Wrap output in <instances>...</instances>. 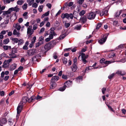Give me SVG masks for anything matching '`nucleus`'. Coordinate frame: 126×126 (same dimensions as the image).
Here are the masks:
<instances>
[{
    "instance_id": "1",
    "label": "nucleus",
    "mask_w": 126,
    "mask_h": 126,
    "mask_svg": "<svg viewBox=\"0 0 126 126\" xmlns=\"http://www.w3.org/2000/svg\"><path fill=\"white\" fill-rule=\"evenodd\" d=\"M72 81L69 80L66 82L64 83V86L60 88L59 90L61 91H63L65 89L66 87H68L71 85Z\"/></svg>"
},
{
    "instance_id": "2",
    "label": "nucleus",
    "mask_w": 126,
    "mask_h": 126,
    "mask_svg": "<svg viewBox=\"0 0 126 126\" xmlns=\"http://www.w3.org/2000/svg\"><path fill=\"white\" fill-rule=\"evenodd\" d=\"M96 16V14L92 11L89 12L87 14V18L89 20L94 19Z\"/></svg>"
},
{
    "instance_id": "3",
    "label": "nucleus",
    "mask_w": 126,
    "mask_h": 126,
    "mask_svg": "<svg viewBox=\"0 0 126 126\" xmlns=\"http://www.w3.org/2000/svg\"><path fill=\"white\" fill-rule=\"evenodd\" d=\"M16 52V49L15 48H13L11 52L9 54L10 58H16V56L15 54Z\"/></svg>"
},
{
    "instance_id": "4",
    "label": "nucleus",
    "mask_w": 126,
    "mask_h": 126,
    "mask_svg": "<svg viewBox=\"0 0 126 126\" xmlns=\"http://www.w3.org/2000/svg\"><path fill=\"white\" fill-rule=\"evenodd\" d=\"M23 106L22 101H21L19 104L17 108V116L19 115V114L21 111L22 108Z\"/></svg>"
},
{
    "instance_id": "5",
    "label": "nucleus",
    "mask_w": 126,
    "mask_h": 126,
    "mask_svg": "<svg viewBox=\"0 0 126 126\" xmlns=\"http://www.w3.org/2000/svg\"><path fill=\"white\" fill-rule=\"evenodd\" d=\"M108 37V35H106L105 36H103V38L100 39L98 41L99 43L101 45H102L104 43L106 42Z\"/></svg>"
},
{
    "instance_id": "6",
    "label": "nucleus",
    "mask_w": 126,
    "mask_h": 126,
    "mask_svg": "<svg viewBox=\"0 0 126 126\" xmlns=\"http://www.w3.org/2000/svg\"><path fill=\"white\" fill-rule=\"evenodd\" d=\"M36 52V50L35 49H31L28 50L27 53L29 56H32Z\"/></svg>"
},
{
    "instance_id": "7",
    "label": "nucleus",
    "mask_w": 126,
    "mask_h": 126,
    "mask_svg": "<svg viewBox=\"0 0 126 126\" xmlns=\"http://www.w3.org/2000/svg\"><path fill=\"white\" fill-rule=\"evenodd\" d=\"M52 45L51 44L49 43L46 44L44 47L45 49L47 51L50 49L52 47Z\"/></svg>"
},
{
    "instance_id": "8",
    "label": "nucleus",
    "mask_w": 126,
    "mask_h": 126,
    "mask_svg": "<svg viewBox=\"0 0 126 126\" xmlns=\"http://www.w3.org/2000/svg\"><path fill=\"white\" fill-rule=\"evenodd\" d=\"M13 27L14 28L16 29L18 31L21 28L20 25L18 23L14 24Z\"/></svg>"
},
{
    "instance_id": "9",
    "label": "nucleus",
    "mask_w": 126,
    "mask_h": 126,
    "mask_svg": "<svg viewBox=\"0 0 126 126\" xmlns=\"http://www.w3.org/2000/svg\"><path fill=\"white\" fill-rule=\"evenodd\" d=\"M87 19L86 17L85 16L81 17L80 19V21L83 23H84L87 21Z\"/></svg>"
},
{
    "instance_id": "10",
    "label": "nucleus",
    "mask_w": 126,
    "mask_h": 126,
    "mask_svg": "<svg viewBox=\"0 0 126 126\" xmlns=\"http://www.w3.org/2000/svg\"><path fill=\"white\" fill-rule=\"evenodd\" d=\"M125 72L124 71H122L120 70H118L116 73V74L121 75L123 76L125 74Z\"/></svg>"
},
{
    "instance_id": "11",
    "label": "nucleus",
    "mask_w": 126,
    "mask_h": 126,
    "mask_svg": "<svg viewBox=\"0 0 126 126\" xmlns=\"http://www.w3.org/2000/svg\"><path fill=\"white\" fill-rule=\"evenodd\" d=\"M59 79V78L57 76H54L52 78L51 81L55 82L57 81Z\"/></svg>"
},
{
    "instance_id": "12",
    "label": "nucleus",
    "mask_w": 126,
    "mask_h": 126,
    "mask_svg": "<svg viewBox=\"0 0 126 126\" xmlns=\"http://www.w3.org/2000/svg\"><path fill=\"white\" fill-rule=\"evenodd\" d=\"M66 18L69 19V18L72 19L73 18V14L71 13L69 14L68 13H66Z\"/></svg>"
},
{
    "instance_id": "13",
    "label": "nucleus",
    "mask_w": 126,
    "mask_h": 126,
    "mask_svg": "<svg viewBox=\"0 0 126 126\" xmlns=\"http://www.w3.org/2000/svg\"><path fill=\"white\" fill-rule=\"evenodd\" d=\"M50 84V89H51L54 88L56 86V83L55 82L51 81Z\"/></svg>"
},
{
    "instance_id": "14",
    "label": "nucleus",
    "mask_w": 126,
    "mask_h": 126,
    "mask_svg": "<svg viewBox=\"0 0 126 126\" xmlns=\"http://www.w3.org/2000/svg\"><path fill=\"white\" fill-rule=\"evenodd\" d=\"M13 34L14 35H16L17 37H19L20 36V34L19 32H17L16 30L15 29L14 30Z\"/></svg>"
},
{
    "instance_id": "15",
    "label": "nucleus",
    "mask_w": 126,
    "mask_h": 126,
    "mask_svg": "<svg viewBox=\"0 0 126 126\" xmlns=\"http://www.w3.org/2000/svg\"><path fill=\"white\" fill-rule=\"evenodd\" d=\"M54 28H51L50 29V32L49 34L52 35L54 36H55L56 35V33L54 31Z\"/></svg>"
},
{
    "instance_id": "16",
    "label": "nucleus",
    "mask_w": 126,
    "mask_h": 126,
    "mask_svg": "<svg viewBox=\"0 0 126 126\" xmlns=\"http://www.w3.org/2000/svg\"><path fill=\"white\" fill-rule=\"evenodd\" d=\"M108 13V11L105 10H103L100 12V15L101 16L104 15H106Z\"/></svg>"
},
{
    "instance_id": "17",
    "label": "nucleus",
    "mask_w": 126,
    "mask_h": 126,
    "mask_svg": "<svg viewBox=\"0 0 126 126\" xmlns=\"http://www.w3.org/2000/svg\"><path fill=\"white\" fill-rule=\"evenodd\" d=\"M72 71L74 72H75L78 69V67L76 64H74L71 67Z\"/></svg>"
},
{
    "instance_id": "18",
    "label": "nucleus",
    "mask_w": 126,
    "mask_h": 126,
    "mask_svg": "<svg viewBox=\"0 0 126 126\" xmlns=\"http://www.w3.org/2000/svg\"><path fill=\"white\" fill-rule=\"evenodd\" d=\"M122 11V10H121L119 12H117L116 13H115L114 17H115L117 18L120 15V14L121 13Z\"/></svg>"
},
{
    "instance_id": "19",
    "label": "nucleus",
    "mask_w": 126,
    "mask_h": 126,
    "mask_svg": "<svg viewBox=\"0 0 126 126\" xmlns=\"http://www.w3.org/2000/svg\"><path fill=\"white\" fill-rule=\"evenodd\" d=\"M16 67V64L15 63H14L11 65L10 68V70H13L15 69Z\"/></svg>"
},
{
    "instance_id": "20",
    "label": "nucleus",
    "mask_w": 126,
    "mask_h": 126,
    "mask_svg": "<svg viewBox=\"0 0 126 126\" xmlns=\"http://www.w3.org/2000/svg\"><path fill=\"white\" fill-rule=\"evenodd\" d=\"M7 120L5 118H3L0 119V123L2 124H4L6 123Z\"/></svg>"
},
{
    "instance_id": "21",
    "label": "nucleus",
    "mask_w": 126,
    "mask_h": 126,
    "mask_svg": "<svg viewBox=\"0 0 126 126\" xmlns=\"http://www.w3.org/2000/svg\"><path fill=\"white\" fill-rule=\"evenodd\" d=\"M34 31L32 29H27V33L30 35H32Z\"/></svg>"
},
{
    "instance_id": "22",
    "label": "nucleus",
    "mask_w": 126,
    "mask_h": 126,
    "mask_svg": "<svg viewBox=\"0 0 126 126\" xmlns=\"http://www.w3.org/2000/svg\"><path fill=\"white\" fill-rule=\"evenodd\" d=\"M18 42V46L23 44L24 43V41L23 39H19Z\"/></svg>"
},
{
    "instance_id": "23",
    "label": "nucleus",
    "mask_w": 126,
    "mask_h": 126,
    "mask_svg": "<svg viewBox=\"0 0 126 126\" xmlns=\"http://www.w3.org/2000/svg\"><path fill=\"white\" fill-rule=\"evenodd\" d=\"M9 64L7 62V61H6V60H5L3 63V68H6L8 66Z\"/></svg>"
},
{
    "instance_id": "24",
    "label": "nucleus",
    "mask_w": 126,
    "mask_h": 126,
    "mask_svg": "<svg viewBox=\"0 0 126 126\" xmlns=\"http://www.w3.org/2000/svg\"><path fill=\"white\" fill-rule=\"evenodd\" d=\"M82 76H80L78 77L76 79V81L77 82H79L80 81H82Z\"/></svg>"
},
{
    "instance_id": "25",
    "label": "nucleus",
    "mask_w": 126,
    "mask_h": 126,
    "mask_svg": "<svg viewBox=\"0 0 126 126\" xmlns=\"http://www.w3.org/2000/svg\"><path fill=\"white\" fill-rule=\"evenodd\" d=\"M81 26L80 25H77L75 26L74 29L77 30H79L81 29Z\"/></svg>"
},
{
    "instance_id": "26",
    "label": "nucleus",
    "mask_w": 126,
    "mask_h": 126,
    "mask_svg": "<svg viewBox=\"0 0 126 126\" xmlns=\"http://www.w3.org/2000/svg\"><path fill=\"white\" fill-rule=\"evenodd\" d=\"M24 3V1L23 0H18L17 2V3L18 5H22Z\"/></svg>"
},
{
    "instance_id": "27",
    "label": "nucleus",
    "mask_w": 126,
    "mask_h": 126,
    "mask_svg": "<svg viewBox=\"0 0 126 126\" xmlns=\"http://www.w3.org/2000/svg\"><path fill=\"white\" fill-rule=\"evenodd\" d=\"M3 48L4 50H8V49H11V46H3Z\"/></svg>"
},
{
    "instance_id": "28",
    "label": "nucleus",
    "mask_w": 126,
    "mask_h": 126,
    "mask_svg": "<svg viewBox=\"0 0 126 126\" xmlns=\"http://www.w3.org/2000/svg\"><path fill=\"white\" fill-rule=\"evenodd\" d=\"M43 44V42H39L37 43H36L35 45V47H37L40 46L41 45Z\"/></svg>"
},
{
    "instance_id": "29",
    "label": "nucleus",
    "mask_w": 126,
    "mask_h": 126,
    "mask_svg": "<svg viewBox=\"0 0 126 126\" xmlns=\"http://www.w3.org/2000/svg\"><path fill=\"white\" fill-rule=\"evenodd\" d=\"M62 60L63 63L65 64H66L67 62V60L66 58L63 57L62 58Z\"/></svg>"
},
{
    "instance_id": "30",
    "label": "nucleus",
    "mask_w": 126,
    "mask_h": 126,
    "mask_svg": "<svg viewBox=\"0 0 126 126\" xmlns=\"http://www.w3.org/2000/svg\"><path fill=\"white\" fill-rule=\"evenodd\" d=\"M14 11H15L16 12H18L20 10L19 8H18V6L17 5L15 7H14Z\"/></svg>"
},
{
    "instance_id": "31",
    "label": "nucleus",
    "mask_w": 126,
    "mask_h": 126,
    "mask_svg": "<svg viewBox=\"0 0 126 126\" xmlns=\"http://www.w3.org/2000/svg\"><path fill=\"white\" fill-rule=\"evenodd\" d=\"M49 13V11H48L45 13L43 14L42 16V18H43L45 16H48Z\"/></svg>"
},
{
    "instance_id": "32",
    "label": "nucleus",
    "mask_w": 126,
    "mask_h": 126,
    "mask_svg": "<svg viewBox=\"0 0 126 126\" xmlns=\"http://www.w3.org/2000/svg\"><path fill=\"white\" fill-rule=\"evenodd\" d=\"M12 40L14 43H18L19 39L17 38H13L12 39Z\"/></svg>"
},
{
    "instance_id": "33",
    "label": "nucleus",
    "mask_w": 126,
    "mask_h": 126,
    "mask_svg": "<svg viewBox=\"0 0 126 126\" xmlns=\"http://www.w3.org/2000/svg\"><path fill=\"white\" fill-rule=\"evenodd\" d=\"M11 12L10 11H9L8 10L6 11H3V15H8L10 14Z\"/></svg>"
},
{
    "instance_id": "34",
    "label": "nucleus",
    "mask_w": 126,
    "mask_h": 126,
    "mask_svg": "<svg viewBox=\"0 0 126 126\" xmlns=\"http://www.w3.org/2000/svg\"><path fill=\"white\" fill-rule=\"evenodd\" d=\"M44 37L42 36H41L39 38V42H43L44 43Z\"/></svg>"
},
{
    "instance_id": "35",
    "label": "nucleus",
    "mask_w": 126,
    "mask_h": 126,
    "mask_svg": "<svg viewBox=\"0 0 126 126\" xmlns=\"http://www.w3.org/2000/svg\"><path fill=\"white\" fill-rule=\"evenodd\" d=\"M27 7V4L26 3H25L22 6L23 9L24 10H26V9Z\"/></svg>"
},
{
    "instance_id": "36",
    "label": "nucleus",
    "mask_w": 126,
    "mask_h": 126,
    "mask_svg": "<svg viewBox=\"0 0 126 126\" xmlns=\"http://www.w3.org/2000/svg\"><path fill=\"white\" fill-rule=\"evenodd\" d=\"M86 13V11L84 10H82L79 13V15L80 16H83Z\"/></svg>"
},
{
    "instance_id": "37",
    "label": "nucleus",
    "mask_w": 126,
    "mask_h": 126,
    "mask_svg": "<svg viewBox=\"0 0 126 126\" xmlns=\"http://www.w3.org/2000/svg\"><path fill=\"white\" fill-rule=\"evenodd\" d=\"M28 101L27 97H23L22 98V102L23 103H25Z\"/></svg>"
},
{
    "instance_id": "38",
    "label": "nucleus",
    "mask_w": 126,
    "mask_h": 126,
    "mask_svg": "<svg viewBox=\"0 0 126 126\" xmlns=\"http://www.w3.org/2000/svg\"><path fill=\"white\" fill-rule=\"evenodd\" d=\"M111 63V62L109 61H106L104 62V63L105 64V67L107 66L108 64H110Z\"/></svg>"
},
{
    "instance_id": "39",
    "label": "nucleus",
    "mask_w": 126,
    "mask_h": 126,
    "mask_svg": "<svg viewBox=\"0 0 126 126\" xmlns=\"http://www.w3.org/2000/svg\"><path fill=\"white\" fill-rule=\"evenodd\" d=\"M9 42V39L8 38L4 39L3 41V43L4 44H7Z\"/></svg>"
},
{
    "instance_id": "40",
    "label": "nucleus",
    "mask_w": 126,
    "mask_h": 126,
    "mask_svg": "<svg viewBox=\"0 0 126 126\" xmlns=\"http://www.w3.org/2000/svg\"><path fill=\"white\" fill-rule=\"evenodd\" d=\"M43 6V5L40 6L38 7V10L40 12L42 11Z\"/></svg>"
},
{
    "instance_id": "41",
    "label": "nucleus",
    "mask_w": 126,
    "mask_h": 126,
    "mask_svg": "<svg viewBox=\"0 0 126 126\" xmlns=\"http://www.w3.org/2000/svg\"><path fill=\"white\" fill-rule=\"evenodd\" d=\"M81 57L82 59H86L87 58V56H86L85 54L84 53H82L81 54Z\"/></svg>"
},
{
    "instance_id": "42",
    "label": "nucleus",
    "mask_w": 126,
    "mask_h": 126,
    "mask_svg": "<svg viewBox=\"0 0 126 126\" xmlns=\"http://www.w3.org/2000/svg\"><path fill=\"white\" fill-rule=\"evenodd\" d=\"M102 25V24L101 23H98L97 25V26L96 27V29H98Z\"/></svg>"
},
{
    "instance_id": "43",
    "label": "nucleus",
    "mask_w": 126,
    "mask_h": 126,
    "mask_svg": "<svg viewBox=\"0 0 126 126\" xmlns=\"http://www.w3.org/2000/svg\"><path fill=\"white\" fill-rule=\"evenodd\" d=\"M70 23H67L66 22H65L64 23V25L65 27L66 28H68L70 25Z\"/></svg>"
},
{
    "instance_id": "44",
    "label": "nucleus",
    "mask_w": 126,
    "mask_h": 126,
    "mask_svg": "<svg viewBox=\"0 0 126 126\" xmlns=\"http://www.w3.org/2000/svg\"><path fill=\"white\" fill-rule=\"evenodd\" d=\"M36 39V36L33 37L32 40V43L34 44L35 42Z\"/></svg>"
},
{
    "instance_id": "45",
    "label": "nucleus",
    "mask_w": 126,
    "mask_h": 126,
    "mask_svg": "<svg viewBox=\"0 0 126 126\" xmlns=\"http://www.w3.org/2000/svg\"><path fill=\"white\" fill-rule=\"evenodd\" d=\"M37 24H35L33 25V30H35L37 29Z\"/></svg>"
},
{
    "instance_id": "46",
    "label": "nucleus",
    "mask_w": 126,
    "mask_h": 126,
    "mask_svg": "<svg viewBox=\"0 0 126 126\" xmlns=\"http://www.w3.org/2000/svg\"><path fill=\"white\" fill-rule=\"evenodd\" d=\"M107 106L108 107V108L109 110H111L114 113H115V111L112 108L110 105H107Z\"/></svg>"
},
{
    "instance_id": "47",
    "label": "nucleus",
    "mask_w": 126,
    "mask_h": 126,
    "mask_svg": "<svg viewBox=\"0 0 126 126\" xmlns=\"http://www.w3.org/2000/svg\"><path fill=\"white\" fill-rule=\"evenodd\" d=\"M115 75V74L114 73L112 74L111 75L108 76L109 78L110 79H111Z\"/></svg>"
},
{
    "instance_id": "48",
    "label": "nucleus",
    "mask_w": 126,
    "mask_h": 126,
    "mask_svg": "<svg viewBox=\"0 0 126 126\" xmlns=\"http://www.w3.org/2000/svg\"><path fill=\"white\" fill-rule=\"evenodd\" d=\"M124 47V45L123 44H121V45H119L118 47V48H119L120 49H121L123 47Z\"/></svg>"
},
{
    "instance_id": "49",
    "label": "nucleus",
    "mask_w": 126,
    "mask_h": 126,
    "mask_svg": "<svg viewBox=\"0 0 126 126\" xmlns=\"http://www.w3.org/2000/svg\"><path fill=\"white\" fill-rule=\"evenodd\" d=\"M37 4L35 3H34L32 5V6L33 7L36 8L37 7Z\"/></svg>"
},
{
    "instance_id": "50",
    "label": "nucleus",
    "mask_w": 126,
    "mask_h": 126,
    "mask_svg": "<svg viewBox=\"0 0 126 126\" xmlns=\"http://www.w3.org/2000/svg\"><path fill=\"white\" fill-rule=\"evenodd\" d=\"M105 59L104 58H103L101 59L100 61V62L101 64H103L104 63V62H105Z\"/></svg>"
},
{
    "instance_id": "51",
    "label": "nucleus",
    "mask_w": 126,
    "mask_h": 126,
    "mask_svg": "<svg viewBox=\"0 0 126 126\" xmlns=\"http://www.w3.org/2000/svg\"><path fill=\"white\" fill-rule=\"evenodd\" d=\"M28 3V4L29 6H31L32 4L34 1V0H31Z\"/></svg>"
},
{
    "instance_id": "52",
    "label": "nucleus",
    "mask_w": 126,
    "mask_h": 126,
    "mask_svg": "<svg viewBox=\"0 0 126 126\" xmlns=\"http://www.w3.org/2000/svg\"><path fill=\"white\" fill-rule=\"evenodd\" d=\"M94 12L95 14H96H96H100V11L99 10H96Z\"/></svg>"
},
{
    "instance_id": "53",
    "label": "nucleus",
    "mask_w": 126,
    "mask_h": 126,
    "mask_svg": "<svg viewBox=\"0 0 126 126\" xmlns=\"http://www.w3.org/2000/svg\"><path fill=\"white\" fill-rule=\"evenodd\" d=\"M15 0H5L6 3H9L11 2H13Z\"/></svg>"
},
{
    "instance_id": "54",
    "label": "nucleus",
    "mask_w": 126,
    "mask_h": 126,
    "mask_svg": "<svg viewBox=\"0 0 126 126\" xmlns=\"http://www.w3.org/2000/svg\"><path fill=\"white\" fill-rule=\"evenodd\" d=\"M57 53L56 52H54L53 54V57L54 59H56L57 58Z\"/></svg>"
},
{
    "instance_id": "55",
    "label": "nucleus",
    "mask_w": 126,
    "mask_h": 126,
    "mask_svg": "<svg viewBox=\"0 0 126 126\" xmlns=\"http://www.w3.org/2000/svg\"><path fill=\"white\" fill-rule=\"evenodd\" d=\"M45 30V28L44 27L42 28L40 30L39 33H41L44 32Z\"/></svg>"
},
{
    "instance_id": "56",
    "label": "nucleus",
    "mask_w": 126,
    "mask_h": 126,
    "mask_svg": "<svg viewBox=\"0 0 126 126\" xmlns=\"http://www.w3.org/2000/svg\"><path fill=\"white\" fill-rule=\"evenodd\" d=\"M65 37V35L64 34L60 36L59 39L60 40L62 39H63Z\"/></svg>"
},
{
    "instance_id": "57",
    "label": "nucleus",
    "mask_w": 126,
    "mask_h": 126,
    "mask_svg": "<svg viewBox=\"0 0 126 126\" xmlns=\"http://www.w3.org/2000/svg\"><path fill=\"white\" fill-rule=\"evenodd\" d=\"M106 88H103L102 89V93L103 94H104L105 93V92L106 90Z\"/></svg>"
},
{
    "instance_id": "58",
    "label": "nucleus",
    "mask_w": 126,
    "mask_h": 126,
    "mask_svg": "<svg viewBox=\"0 0 126 126\" xmlns=\"http://www.w3.org/2000/svg\"><path fill=\"white\" fill-rule=\"evenodd\" d=\"M20 62L22 63H23L25 62V58L24 57L22 58H21L20 61Z\"/></svg>"
},
{
    "instance_id": "59",
    "label": "nucleus",
    "mask_w": 126,
    "mask_h": 126,
    "mask_svg": "<svg viewBox=\"0 0 126 126\" xmlns=\"http://www.w3.org/2000/svg\"><path fill=\"white\" fill-rule=\"evenodd\" d=\"M48 19L49 18L48 17H45L43 21H44V22H47L48 21Z\"/></svg>"
},
{
    "instance_id": "60",
    "label": "nucleus",
    "mask_w": 126,
    "mask_h": 126,
    "mask_svg": "<svg viewBox=\"0 0 126 126\" xmlns=\"http://www.w3.org/2000/svg\"><path fill=\"white\" fill-rule=\"evenodd\" d=\"M1 55L3 57H5L6 58H7L8 57L9 58V57H8V56H7L6 54L4 53H3L1 54Z\"/></svg>"
},
{
    "instance_id": "61",
    "label": "nucleus",
    "mask_w": 126,
    "mask_h": 126,
    "mask_svg": "<svg viewBox=\"0 0 126 126\" xmlns=\"http://www.w3.org/2000/svg\"><path fill=\"white\" fill-rule=\"evenodd\" d=\"M6 31H2L0 32V34L2 35H4L6 34Z\"/></svg>"
},
{
    "instance_id": "62",
    "label": "nucleus",
    "mask_w": 126,
    "mask_h": 126,
    "mask_svg": "<svg viewBox=\"0 0 126 126\" xmlns=\"http://www.w3.org/2000/svg\"><path fill=\"white\" fill-rule=\"evenodd\" d=\"M62 78L65 79H67V77L66 75H62Z\"/></svg>"
},
{
    "instance_id": "63",
    "label": "nucleus",
    "mask_w": 126,
    "mask_h": 126,
    "mask_svg": "<svg viewBox=\"0 0 126 126\" xmlns=\"http://www.w3.org/2000/svg\"><path fill=\"white\" fill-rule=\"evenodd\" d=\"M86 59H81L83 62L84 64H86L87 62V61L86 60Z\"/></svg>"
},
{
    "instance_id": "64",
    "label": "nucleus",
    "mask_w": 126,
    "mask_h": 126,
    "mask_svg": "<svg viewBox=\"0 0 126 126\" xmlns=\"http://www.w3.org/2000/svg\"><path fill=\"white\" fill-rule=\"evenodd\" d=\"M84 0H79L78 3L79 4H81L83 2Z\"/></svg>"
}]
</instances>
